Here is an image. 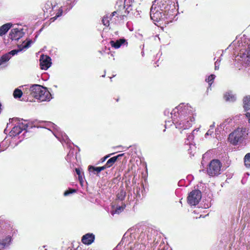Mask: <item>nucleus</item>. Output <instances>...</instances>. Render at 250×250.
<instances>
[{"label": "nucleus", "instance_id": "nucleus-1", "mask_svg": "<svg viewBox=\"0 0 250 250\" xmlns=\"http://www.w3.org/2000/svg\"><path fill=\"white\" fill-rule=\"evenodd\" d=\"M195 110L188 104H182L171 112L172 123L179 130L189 128L195 121Z\"/></svg>", "mask_w": 250, "mask_h": 250}, {"label": "nucleus", "instance_id": "nucleus-2", "mask_svg": "<svg viewBox=\"0 0 250 250\" xmlns=\"http://www.w3.org/2000/svg\"><path fill=\"white\" fill-rule=\"evenodd\" d=\"M29 91H30L31 96L40 102L49 101L51 99V95L47 89L39 84L33 85L29 89L26 85L17 88V99L20 101H28L29 98L27 94Z\"/></svg>", "mask_w": 250, "mask_h": 250}, {"label": "nucleus", "instance_id": "nucleus-3", "mask_svg": "<svg viewBox=\"0 0 250 250\" xmlns=\"http://www.w3.org/2000/svg\"><path fill=\"white\" fill-rule=\"evenodd\" d=\"M247 135L246 128H238L229 135V140L232 144L236 145L243 141Z\"/></svg>", "mask_w": 250, "mask_h": 250}, {"label": "nucleus", "instance_id": "nucleus-4", "mask_svg": "<svg viewBox=\"0 0 250 250\" xmlns=\"http://www.w3.org/2000/svg\"><path fill=\"white\" fill-rule=\"evenodd\" d=\"M150 18L154 22H160L164 20L165 15L159 7L154 3L150 9Z\"/></svg>", "mask_w": 250, "mask_h": 250}, {"label": "nucleus", "instance_id": "nucleus-5", "mask_svg": "<svg viewBox=\"0 0 250 250\" xmlns=\"http://www.w3.org/2000/svg\"><path fill=\"white\" fill-rule=\"evenodd\" d=\"M221 164L218 160H212L207 169L208 174L211 176L218 175L220 174Z\"/></svg>", "mask_w": 250, "mask_h": 250}, {"label": "nucleus", "instance_id": "nucleus-6", "mask_svg": "<svg viewBox=\"0 0 250 250\" xmlns=\"http://www.w3.org/2000/svg\"><path fill=\"white\" fill-rule=\"evenodd\" d=\"M202 198L200 190L195 189L192 191L188 197V202L190 206H195L199 203Z\"/></svg>", "mask_w": 250, "mask_h": 250}, {"label": "nucleus", "instance_id": "nucleus-7", "mask_svg": "<svg viewBox=\"0 0 250 250\" xmlns=\"http://www.w3.org/2000/svg\"><path fill=\"white\" fill-rule=\"evenodd\" d=\"M16 55V49L5 54L0 58V68H3L7 66V62L12 57Z\"/></svg>", "mask_w": 250, "mask_h": 250}, {"label": "nucleus", "instance_id": "nucleus-8", "mask_svg": "<svg viewBox=\"0 0 250 250\" xmlns=\"http://www.w3.org/2000/svg\"><path fill=\"white\" fill-rule=\"evenodd\" d=\"M51 61V60L49 56L42 55L40 59L41 68L47 70L51 66L52 63Z\"/></svg>", "mask_w": 250, "mask_h": 250}, {"label": "nucleus", "instance_id": "nucleus-9", "mask_svg": "<svg viewBox=\"0 0 250 250\" xmlns=\"http://www.w3.org/2000/svg\"><path fill=\"white\" fill-rule=\"evenodd\" d=\"M241 61L244 63L250 65V48L245 51L241 50L239 53Z\"/></svg>", "mask_w": 250, "mask_h": 250}, {"label": "nucleus", "instance_id": "nucleus-10", "mask_svg": "<svg viewBox=\"0 0 250 250\" xmlns=\"http://www.w3.org/2000/svg\"><path fill=\"white\" fill-rule=\"evenodd\" d=\"M28 127L27 121L17 118V134H20L22 131L25 130Z\"/></svg>", "mask_w": 250, "mask_h": 250}, {"label": "nucleus", "instance_id": "nucleus-11", "mask_svg": "<svg viewBox=\"0 0 250 250\" xmlns=\"http://www.w3.org/2000/svg\"><path fill=\"white\" fill-rule=\"evenodd\" d=\"M27 30L26 26L22 24H17V41L22 38Z\"/></svg>", "mask_w": 250, "mask_h": 250}, {"label": "nucleus", "instance_id": "nucleus-12", "mask_svg": "<svg viewBox=\"0 0 250 250\" xmlns=\"http://www.w3.org/2000/svg\"><path fill=\"white\" fill-rule=\"evenodd\" d=\"M32 42V41L31 40H29L27 42H26L25 40L23 41L21 44H17V54L18 52H21V51H24L26 50L27 48H28Z\"/></svg>", "mask_w": 250, "mask_h": 250}, {"label": "nucleus", "instance_id": "nucleus-13", "mask_svg": "<svg viewBox=\"0 0 250 250\" xmlns=\"http://www.w3.org/2000/svg\"><path fill=\"white\" fill-rule=\"evenodd\" d=\"M94 235L92 233H87L83 236L82 241L84 244L90 245L94 241Z\"/></svg>", "mask_w": 250, "mask_h": 250}, {"label": "nucleus", "instance_id": "nucleus-14", "mask_svg": "<svg viewBox=\"0 0 250 250\" xmlns=\"http://www.w3.org/2000/svg\"><path fill=\"white\" fill-rule=\"evenodd\" d=\"M126 42L125 40L124 39H121L115 41H111L110 42V44L111 46L115 49H118L121 47V46L124 44Z\"/></svg>", "mask_w": 250, "mask_h": 250}, {"label": "nucleus", "instance_id": "nucleus-15", "mask_svg": "<svg viewBox=\"0 0 250 250\" xmlns=\"http://www.w3.org/2000/svg\"><path fill=\"white\" fill-rule=\"evenodd\" d=\"M12 24L7 23L0 27V36L5 35L8 31L12 27Z\"/></svg>", "mask_w": 250, "mask_h": 250}, {"label": "nucleus", "instance_id": "nucleus-16", "mask_svg": "<svg viewBox=\"0 0 250 250\" xmlns=\"http://www.w3.org/2000/svg\"><path fill=\"white\" fill-rule=\"evenodd\" d=\"M55 6V5H53L51 1H48L45 4L43 10L45 13L51 14V12L53 9V7Z\"/></svg>", "mask_w": 250, "mask_h": 250}, {"label": "nucleus", "instance_id": "nucleus-17", "mask_svg": "<svg viewBox=\"0 0 250 250\" xmlns=\"http://www.w3.org/2000/svg\"><path fill=\"white\" fill-rule=\"evenodd\" d=\"M224 98L225 101L228 102H233L236 100V96L231 92L226 93Z\"/></svg>", "mask_w": 250, "mask_h": 250}, {"label": "nucleus", "instance_id": "nucleus-18", "mask_svg": "<svg viewBox=\"0 0 250 250\" xmlns=\"http://www.w3.org/2000/svg\"><path fill=\"white\" fill-rule=\"evenodd\" d=\"M243 107L245 110L250 109V96H246L243 99Z\"/></svg>", "mask_w": 250, "mask_h": 250}, {"label": "nucleus", "instance_id": "nucleus-19", "mask_svg": "<svg viewBox=\"0 0 250 250\" xmlns=\"http://www.w3.org/2000/svg\"><path fill=\"white\" fill-rule=\"evenodd\" d=\"M123 155V154H119L116 156H114L110 158L106 163V167H111L114 164V163L117 160V159L119 157L122 156Z\"/></svg>", "mask_w": 250, "mask_h": 250}, {"label": "nucleus", "instance_id": "nucleus-20", "mask_svg": "<svg viewBox=\"0 0 250 250\" xmlns=\"http://www.w3.org/2000/svg\"><path fill=\"white\" fill-rule=\"evenodd\" d=\"M11 242L10 237H6L3 241L0 242V250L7 247Z\"/></svg>", "mask_w": 250, "mask_h": 250}, {"label": "nucleus", "instance_id": "nucleus-21", "mask_svg": "<svg viewBox=\"0 0 250 250\" xmlns=\"http://www.w3.org/2000/svg\"><path fill=\"white\" fill-rule=\"evenodd\" d=\"M244 162L247 167H250V153L247 154L245 156Z\"/></svg>", "mask_w": 250, "mask_h": 250}, {"label": "nucleus", "instance_id": "nucleus-22", "mask_svg": "<svg viewBox=\"0 0 250 250\" xmlns=\"http://www.w3.org/2000/svg\"><path fill=\"white\" fill-rule=\"evenodd\" d=\"M126 193L125 191L123 190H121L117 194V198L120 200L122 201L124 199Z\"/></svg>", "mask_w": 250, "mask_h": 250}, {"label": "nucleus", "instance_id": "nucleus-23", "mask_svg": "<svg viewBox=\"0 0 250 250\" xmlns=\"http://www.w3.org/2000/svg\"><path fill=\"white\" fill-rule=\"evenodd\" d=\"M111 16H106L103 19L102 21L104 25L108 26L109 25V19Z\"/></svg>", "mask_w": 250, "mask_h": 250}, {"label": "nucleus", "instance_id": "nucleus-24", "mask_svg": "<svg viewBox=\"0 0 250 250\" xmlns=\"http://www.w3.org/2000/svg\"><path fill=\"white\" fill-rule=\"evenodd\" d=\"M124 207L119 206V207H117L115 209L113 210L111 213L112 215H114V214H116V213L119 214L124 210Z\"/></svg>", "mask_w": 250, "mask_h": 250}, {"label": "nucleus", "instance_id": "nucleus-25", "mask_svg": "<svg viewBox=\"0 0 250 250\" xmlns=\"http://www.w3.org/2000/svg\"><path fill=\"white\" fill-rule=\"evenodd\" d=\"M215 77V76L214 75L211 74L208 77V79H207L206 80V81L208 83L209 87L211 86V84L212 83Z\"/></svg>", "mask_w": 250, "mask_h": 250}, {"label": "nucleus", "instance_id": "nucleus-26", "mask_svg": "<svg viewBox=\"0 0 250 250\" xmlns=\"http://www.w3.org/2000/svg\"><path fill=\"white\" fill-rule=\"evenodd\" d=\"M9 38L12 41L16 39V29H12L11 30L9 34Z\"/></svg>", "mask_w": 250, "mask_h": 250}, {"label": "nucleus", "instance_id": "nucleus-27", "mask_svg": "<svg viewBox=\"0 0 250 250\" xmlns=\"http://www.w3.org/2000/svg\"><path fill=\"white\" fill-rule=\"evenodd\" d=\"M89 170L90 171H96L97 173L101 172L99 167H94L91 166L89 167Z\"/></svg>", "mask_w": 250, "mask_h": 250}, {"label": "nucleus", "instance_id": "nucleus-28", "mask_svg": "<svg viewBox=\"0 0 250 250\" xmlns=\"http://www.w3.org/2000/svg\"><path fill=\"white\" fill-rule=\"evenodd\" d=\"M16 126L14 125L13 127H12V130L9 132V136L13 137H14L16 136V130H15Z\"/></svg>", "mask_w": 250, "mask_h": 250}, {"label": "nucleus", "instance_id": "nucleus-29", "mask_svg": "<svg viewBox=\"0 0 250 250\" xmlns=\"http://www.w3.org/2000/svg\"><path fill=\"white\" fill-rule=\"evenodd\" d=\"M14 120H15V119H14V118L10 119H9V123H7V127H6V129H5V131H8V127H9V126L10 125L11 123H12V122H13V121H14Z\"/></svg>", "mask_w": 250, "mask_h": 250}, {"label": "nucleus", "instance_id": "nucleus-30", "mask_svg": "<svg viewBox=\"0 0 250 250\" xmlns=\"http://www.w3.org/2000/svg\"><path fill=\"white\" fill-rule=\"evenodd\" d=\"M220 65V62H218L217 61L215 62V69L218 70L219 69Z\"/></svg>", "mask_w": 250, "mask_h": 250}, {"label": "nucleus", "instance_id": "nucleus-31", "mask_svg": "<svg viewBox=\"0 0 250 250\" xmlns=\"http://www.w3.org/2000/svg\"><path fill=\"white\" fill-rule=\"evenodd\" d=\"M75 191V190H72V191H68V190H67V191H65L64 192V196H67V195H68L70 193H72V192H74Z\"/></svg>", "mask_w": 250, "mask_h": 250}, {"label": "nucleus", "instance_id": "nucleus-32", "mask_svg": "<svg viewBox=\"0 0 250 250\" xmlns=\"http://www.w3.org/2000/svg\"><path fill=\"white\" fill-rule=\"evenodd\" d=\"M213 131L211 130L210 129L208 130L207 132L205 134V137H207V136L209 135H211L213 133Z\"/></svg>", "mask_w": 250, "mask_h": 250}, {"label": "nucleus", "instance_id": "nucleus-33", "mask_svg": "<svg viewBox=\"0 0 250 250\" xmlns=\"http://www.w3.org/2000/svg\"><path fill=\"white\" fill-rule=\"evenodd\" d=\"M245 115L248 120L249 123H250V113L247 112Z\"/></svg>", "mask_w": 250, "mask_h": 250}, {"label": "nucleus", "instance_id": "nucleus-34", "mask_svg": "<svg viewBox=\"0 0 250 250\" xmlns=\"http://www.w3.org/2000/svg\"><path fill=\"white\" fill-rule=\"evenodd\" d=\"M107 167H106V164L104 166H103V167H99L101 171H102V170H104L106 168H107Z\"/></svg>", "mask_w": 250, "mask_h": 250}, {"label": "nucleus", "instance_id": "nucleus-35", "mask_svg": "<svg viewBox=\"0 0 250 250\" xmlns=\"http://www.w3.org/2000/svg\"><path fill=\"white\" fill-rule=\"evenodd\" d=\"M62 9H59V12L58 13V15H57V17H58L62 15Z\"/></svg>", "mask_w": 250, "mask_h": 250}, {"label": "nucleus", "instance_id": "nucleus-36", "mask_svg": "<svg viewBox=\"0 0 250 250\" xmlns=\"http://www.w3.org/2000/svg\"><path fill=\"white\" fill-rule=\"evenodd\" d=\"M76 172L77 174L79 175H80L81 173L80 170L79 168H76L75 169Z\"/></svg>", "mask_w": 250, "mask_h": 250}, {"label": "nucleus", "instance_id": "nucleus-37", "mask_svg": "<svg viewBox=\"0 0 250 250\" xmlns=\"http://www.w3.org/2000/svg\"><path fill=\"white\" fill-rule=\"evenodd\" d=\"M116 14H117L118 15H117V17H118L119 14H118L117 12L116 11H114V12H113L112 14L110 15V16H112L113 17L115 16Z\"/></svg>", "mask_w": 250, "mask_h": 250}, {"label": "nucleus", "instance_id": "nucleus-38", "mask_svg": "<svg viewBox=\"0 0 250 250\" xmlns=\"http://www.w3.org/2000/svg\"><path fill=\"white\" fill-rule=\"evenodd\" d=\"M78 176H79V180L81 182V181L83 179V175L82 174H81L80 175H79Z\"/></svg>", "mask_w": 250, "mask_h": 250}, {"label": "nucleus", "instance_id": "nucleus-39", "mask_svg": "<svg viewBox=\"0 0 250 250\" xmlns=\"http://www.w3.org/2000/svg\"><path fill=\"white\" fill-rule=\"evenodd\" d=\"M13 97L16 98V89L13 91Z\"/></svg>", "mask_w": 250, "mask_h": 250}, {"label": "nucleus", "instance_id": "nucleus-40", "mask_svg": "<svg viewBox=\"0 0 250 250\" xmlns=\"http://www.w3.org/2000/svg\"><path fill=\"white\" fill-rule=\"evenodd\" d=\"M193 139V135H189L188 136V139L189 140V139Z\"/></svg>", "mask_w": 250, "mask_h": 250}, {"label": "nucleus", "instance_id": "nucleus-41", "mask_svg": "<svg viewBox=\"0 0 250 250\" xmlns=\"http://www.w3.org/2000/svg\"><path fill=\"white\" fill-rule=\"evenodd\" d=\"M109 156V155H107L106 156H105L104 158H103V160L102 161H104L106 158H107Z\"/></svg>", "mask_w": 250, "mask_h": 250}, {"label": "nucleus", "instance_id": "nucleus-42", "mask_svg": "<svg viewBox=\"0 0 250 250\" xmlns=\"http://www.w3.org/2000/svg\"><path fill=\"white\" fill-rule=\"evenodd\" d=\"M214 127V125H210V129L211 130L212 129H213Z\"/></svg>", "mask_w": 250, "mask_h": 250}, {"label": "nucleus", "instance_id": "nucleus-43", "mask_svg": "<svg viewBox=\"0 0 250 250\" xmlns=\"http://www.w3.org/2000/svg\"><path fill=\"white\" fill-rule=\"evenodd\" d=\"M166 125H168V123H170V122L169 121H168V122H166Z\"/></svg>", "mask_w": 250, "mask_h": 250}, {"label": "nucleus", "instance_id": "nucleus-44", "mask_svg": "<svg viewBox=\"0 0 250 250\" xmlns=\"http://www.w3.org/2000/svg\"><path fill=\"white\" fill-rule=\"evenodd\" d=\"M64 137L66 138V139H67V136H66L65 134H64V136L63 137V139H64Z\"/></svg>", "mask_w": 250, "mask_h": 250}, {"label": "nucleus", "instance_id": "nucleus-45", "mask_svg": "<svg viewBox=\"0 0 250 250\" xmlns=\"http://www.w3.org/2000/svg\"><path fill=\"white\" fill-rule=\"evenodd\" d=\"M69 2V0H68L67 1V3H68Z\"/></svg>", "mask_w": 250, "mask_h": 250}, {"label": "nucleus", "instance_id": "nucleus-46", "mask_svg": "<svg viewBox=\"0 0 250 250\" xmlns=\"http://www.w3.org/2000/svg\"><path fill=\"white\" fill-rule=\"evenodd\" d=\"M155 23V24H156V23H155L156 22H154Z\"/></svg>", "mask_w": 250, "mask_h": 250}]
</instances>
